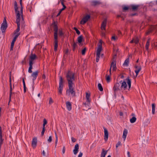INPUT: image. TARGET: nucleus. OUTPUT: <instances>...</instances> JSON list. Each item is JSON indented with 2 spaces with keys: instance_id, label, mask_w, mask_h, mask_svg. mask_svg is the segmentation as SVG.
I'll return each instance as SVG.
<instances>
[{
  "instance_id": "49",
  "label": "nucleus",
  "mask_w": 157,
  "mask_h": 157,
  "mask_svg": "<svg viewBox=\"0 0 157 157\" xmlns=\"http://www.w3.org/2000/svg\"><path fill=\"white\" fill-rule=\"evenodd\" d=\"M97 57L96 59V61L97 62H98L99 60V59L100 58V55H96Z\"/></svg>"
},
{
  "instance_id": "7",
  "label": "nucleus",
  "mask_w": 157,
  "mask_h": 157,
  "mask_svg": "<svg viewBox=\"0 0 157 157\" xmlns=\"http://www.w3.org/2000/svg\"><path fill=\"white\" fill-rule=\"evenodd\" d=\"M90 18L89 15H87L84 16L80 22L81 24L83 25Z\"/></svg>"
},
{
  "instance_id": "30",
  "label": "nucleus",
  "mask_w": 157,
  "mask_h": 157,
  "mask_svg": "<svg viewBox=\"0 0 157 157\" xmlns=\"http://www.w3.org/2000/svg\"><path fill=\"white\" fill-rule=\"evenodd\" d=\"M136 119L135 117H133L130 119V122L131 123H133L135 122L136 121Z\"/></svg>"
},
{
  "instance_id": "31",
  "label": "nucleus",
  "mask_w": 157,
  "mask_h": 157,
  "mask_svg": "<svg viewBox=\"0 0 157 157\" xmlns=\"http://www.w3.org/2000/svg\"><path fill=\"white\" fill-rule=\"evenodd\" d=\"M17 24V28L15 31L16 32H18L20 30V24Z\"/></svg>"
},
{
  "instance_id": "40",
  "label": "nucleus",
  "mask_w": 157,
  "mask_h": 157,
  "mask_svg": "<svg viewBox=\"0 0 157 157\" xmlns=\"http://www.w3.org/2000/svg\"><path fill=\"white\" fill-rule=\"evenodd\" d=\"M121 142L120 141H118L116 145V148L117 149L118 147L119 146H121Z\"/></svg>"
},
{
  "instance_id": "13",
  "label": "nucleus",
  "mask_w": 157,
  "mask_h": 157,
  "mask_svg": "<svg viewBox=\"0 0 157 157\" xmlns=\"http://www.w3.org/2000/svg\"><path fill=\"white\" fill-rule=\"evenodd\" d=\"M128 131L126 129H125L123 131L122 138L123 139L124 141H125L126 140V137L128 135Z\"/></svg>"
},
{
  "instance_id": "39",
  "label": "nucleus",
  "mask_w": 157,
  "mask_h": 157,
  "mask_svg": "<svg viewBox=\"0 0 157 157\" xmlns=\"http://www.w3.org/2000/svg\"><path fill=\"white\" fill-rule=\"evenodd\" d=\"M4 139H0V151L1 150V147L3 144Z\"/></svg>"
},
{
  "instance_id": "45",
  "label": "nucleus",
  "mask_w": 157,
  "mask_h": 157,
  "mask_svg": "<svg viewBox=\"0 0 157 157\" xmlns=\"http://www.w3.org/2000/svg\"><path fill=\"white\" fill-rule=\"evenodd\" d=\"M74 29L76 31V32L79 35L80 34V31L76 28H74Z\"/></svg>"
},
{
  "instance_id": "44",
  "label": "nucleus",
  "mask_w": 157,
  "mask_h": 157,
  "mask_svg": "<svg viewBox=\"0 0 157 157\" xmlns=\"http://www.w3.org/2000/svg\"><path fill=\"white\" fill-rule=\"evenodd\" d=\"M45 127H43L41 133V135L43 136L44 135V132L45 131Z\"/></svg>"
},
{
  "instance_id": "19",
  "label": "nucleus",
  "mask_w": 157,
  "mask_h": 157,
  "mask_svg": "<svg viewBox=\"0 0 157 157\" xmlns=\"http://www.w3.org/2000/svg\"><path fill=\"white\" fill-rule=\"evenodd\" d=\"M66 106L68 111H70L71 109V104L69 101H67L66 103Z\"/></svg>"
},
{
  "instance_id": "11",
  "label": "nucleus",
  "mask_w": 157,
  "mask_h": 157,
  "mask_svg": "<svg viewBox=\"0 0 157 157\" xmlns=\"http://www.w3.org/2000/svg\"><path fill=\"white\" fill-rule=\"evenodd\" d=\"M134 67L136 69V70L135 71V72L136 73V76L137 77L139 73L141 70V67L140 66H138L137 65H135Z\"/></svg>"
},
{
  "instance_id": "15",
  "label": "nucleus",
  "mask_w": 157,
  "mask_h": 157,
  "mask_svg": "<svg viewBox=\"0 0 157 157\" xmlns=\"http://www.w3.org/2000/svg\"><path fill=\"white\" fill-rule=\"evenodd\" d=\"M104 139L105 141H107L108 140V138L109 133L108 132L107 129L104 128Z\"/></svg>"
},
{
  "instance_id": "16",
  "label": "nucleus",
  "mask_w": 157,
  "mask_h": 157,
  "mask_svg": "<svg viewBox=\"0 0 157 157\" xmlns=\"http://www.w3.org/2000/svg\"><path fill=\"white\" fill-rule=\"evenodd\" d=\"M37 143V139L36 137L33 138L32 142V145L33 148H35L36 146Z\"/></svg>"
},
{
  "instance_id": "47",
  "label": "nucleus",
  "mask_w": 157,
  "mask_h": 157,
  "mask_svg": "<svg viewBox=\"0 0 157 157\" xmlns=\"http://www.w3.org/2000/svg\"><path fill=\"white\" fill-rule=\"evenodd\" d=\"M55 136H56V142H55V144H56V145L57 144V142H58V136H57V135L56 134V133H55Z\"/></svg>"
},
{
  "instance_id": "4",
  "label": "nucleus",
  "mask_w": 157,
  "mask_h": 157,
  "mask_svg": "<svg viewBox=\"0 0 157 157\" xmlns=\"http://www.w3.org/2000/svg\"><path fill=\"white\" fill-rule=\"evenodd\" d=\"M74 73L72 72L69 71L67 75V79L68 81V84L69 85L70 83L71 85H73V83L72 81L74 80Z\"/></svg>"
},
{
  "instance_id": "14",
  "label": "nucleus",
  "mask_w": 157,
  "mask_h": 157,
  "mask_svg": "<svg viewBox=\"0 0 157 157\" xmlns=\"http://www.w3.org/2000/svg\"><path fill=\"white\" fill-rule=\"evenodd\" d=\"M113 90L114 92L117 91L119 90H121V86L119 83H117L115 84L113 88Z\"/></svg>"
},
{
  "instance_id": "48",
  "label": "nucleus",
  "mask_w": 157,
  "mask_h": 157,
  "mask_svg": "<svg viewBox=\"0 0 157 157\" xmlns=\"http://www.w3.org/2000/svg\"><path fill=\"white\" fill-rule=\"evenodd\" d=\"M86 48H84L82 51V55H84L85 54V52H86Z\"/></svg>"
},
{
  "instance_id": "55",
  "label": "nucleus",
  "mask_w": 157,
  "mask_h": 157,
  "mask_svg": "<svg viewBox=\"0 0 157 157\" xmlns=\"http://www.w3.org/2000/svg\"><path fill=\"white\" fill-rule=\"evenodd\" d=\"M48 18L44 20L42 22V24H45L47 23V20Z\"/></svg>"
},
{
  "instance_id": "2",
  "label": "nucleus",
  "mask_w": 157,
  "mask_h": 157,
  "mask_svg": "<svg viewBox=\"0 0 157 157\" xmlns=\"http://www.w3.org/2000/svg\"><path fill=\"white\" fill-rule=\"evenodd\" d=\"M120 83L121 90L122 91L129 90L131 87V79L129 78H128L123 81H121Z\"/></svg>"
},
{
  "instance_id": "38",
  "label": "nucleus",
  "mask_w": 157,
  "mask_h": 157,
  "mask_svg": "<svg viewBox=\"0 0 157 157\" xmlns=\"http://www.w3.org/2000/svg\"><path fill=\"white\" fill-rule=\"evenodd\" d=\"M133 38L134 39V42L136 44L138 43L139 41V39L137 37H136L135 38Z\"/></svg>"
},
{
  "instance_id": "64",
  "label": "nucleus",
  "mask_w": 157,
  "mask_h": 157,
  "mask_svg": "<svg viewBox=\"0 0 157 157\" xmlns=\"http://www.w3.org/2000/svg\"><path fill=\"white\" fill-rule=\"evenodd\" d=\"M36 77H33V82L34 83V81L36 79Z\"/></svg>"
},
{
  "instance_id": "25",
  "label": "nucleus",
  "mask_w": 157,
  "mask_h": 157,
  "mask_svg": "<svg viewBox=\"0 0 157 157\" xmlns=\"http://www.w3.org/2000/svg\"><path fill=\"white\" fill-rule=\"evenodd\" d=\"M38 71H37L34 72H33L31 76L33 77H37L38 75Z\"/></svg>"
},
{
  "instance_id": "23",
  "label": "nucleus",
  "mask_w": 157,
  "mask_h": 157,
  "mask_svg": "<svg viewBox=\"0 0 157 157\" xmlns=\"http://www.w3.org/2000/svg\"><path fill=\"white\" fill-rule=\"evenodd\" d=\"M107 152V151H105L104 149H103L101 154V157H105Z\"/></svg>"
},
{
  "instance_id": "62",
  "label": "nucleus",
  "mask_w": 157,
  "mask_h": 157,
  "mask_svg": "<svg viewBox=\"0 0 157 157\" xmlns=\"http://www.w3.org/2000/svg\"><path fill=\"white\" fill-rule=\"evenodd\" d=\"M33 94L34 95V97L35 98H37V94H36V93H33Z\"/></svg>"
},
{
  "instance_id": "46",
  "label": "nucleus",
  "mask_w": 157,
  "mask_h": 157,
  "mask_svg": "<svg viewBox=\"0 0 157 157\" xmlns=\"http://www.w3.org/2000/svg\"><path fill=\"white\" fill-rule=\"evenodd\" d=\"M77 46V44H76V43L74 42H73V45H72V46H73V50H74L75 49L76 46Z\"/></svg>"
},
{
  "instance_id": "58",
  "label": "nucleus",
  "mask_w": 157,
  "mask_h": 157,
  "mask_svg": "<svg viewBox=\"0 0 157 157\" xmlns=\"http://www.w3.org/2000/svg\"><path fill=\"white\" fill-rule=\"evenodd\" d=\"M128 9V7L127 6H124L123 8V9L124 10H127Z\"/></svg>"
},
{
  "instance_id": "8",
  "label": "nucleus",
  "mask_w": 157,
  "mask_h": 157,
  "mask_svg": "<svg viewBox=\"0 0 157 157\" xmlns=\"http://www.w3.org/2000/svg\"><path fill=\"white\" fill-rule=\"evenodd\" d=\"M37 58L35 54L31 53L29 57V63H34V60Z\"/></svg>"
},
{
  "instance_id": "17",
  "label": "nucleus",
  "mask_w": 157,
  "mask_h": 157,
  "mask_svg": "<svg viewBox=\"0 0 157 157\" xmlns=\"http://www.w3.org/2000/svg\"><path fill=\"white\" fill-rule=\"evenodd\" d=\"M111 67L113 68V70L115 71L116 69V62L115 61H113L111 63Z\"/></svg>"
},
{
  "instance_id": "32",
  "label": "nucleus",
  "mask_w": 157,
  "mask_h": 157,
  "mask_svg": "<svg viewBox=\"0 0 157 157\" xmlns=\"http://www.w3.org/2000/svg\"><path fill=\"white\" fill-rule=\"evenodd\" d=\"M98 88L99 90L100 91H102L103 90V89L101 86V84L100 83H98Z\"/></svg>"
},
{
  "instance_id": "24",
  "label": "nucleus",
  "mask_w": 157,
  "mask_h": 157,
  "mask_svg": "<svg viewBox=\"0 0 157 157\" xmlns=\"http://www.w3.org/2000/svg\"><path fill=\"white\" fill-rule=\"evenodd\" d=\"M152 106V113L153 114H154L155 113V105L154 103H153L151 105Z\"/></svg>"
},
{
  "instance_id": "51",
  "label": "nucleus",
  "mask_w": 157,
  "mask_h": 157,
  "mask_svg": "<svg viewBox=\"0 0 157 157\" xmlns=\"http://www.w3.org/2000/svg\"><path fill=\"white\" fill-rule=\"evenodd\" d=\"M10 86H12V84H11V74L10 75Z\"/></svg>"
},
{
  "instance_id": "56",
  "label": "nucleus",
  "mask_w": 157,
  "mask_h": 157,
  "mask_svg": "<svg viewBox=\"0 0 157 157\" xmlns=\"http://www.w3.org/2000/svg\"><path fill=\"white\" fill-rule=\"evenodd\" d=\"M23 88H24V93H25L26 92V86H24Z\"/></svg>"
},
{
  "instance_id": "1",
  "label": "nucleus",
  "mask_w": 157,
  "mask_h": 157,
  "mask_svg": "<svg viewBox=\"0 0 157 157\" xmlns=\"http://www.w3.org/2000/svg\"><path fill=\"white\" fill-rule=\"evenodd\" d=\"M57 22L53 20V22L51 25V27L53 28L54 31V50L55 51H56L58 47V28L57 26Z\"/></svg>"
},
{
  "instance_id": "61",
  "label": "nucleus",
  "mask_w": 157,
  "mask_h": 157,
  "mask_svg": "<svg viewBox=\"0 0 157 157\" xmlns=\"http://www.w3.org/2000/svg\"><path fill=\"white\" fill-rule=\"evenodd\" d=\"M63 6V8H62V9H61L60 10H61L62 11H63V10H64L66 8V6L64 5V6Z\"/></svg>"
},
{
  "instance_id": "9",
  "label": "nucleus",
  "mask_w": 157,
  "mask_h": 157,
  "mask_svg": "<svg viewBox=\"0 0 157 157\" xmlns=\"http://www.w3.org/2000/svg\"><path fill=\"white\" fill-rule=\"evenodd\" d=\"M68 86L69 87V90H68L69 92L71 94L72 96H74L75 95V92L73 90V85H71L70 83H69ZM68 91V90L67 91Z\"/></svg>"
},
{
  "instance_id": "18",
  "label": "nucleus",
  "mask_w": 157,
  "mask_h": 157,
  "mask_svg": "<svg viewBox=\"0 0 157 157\" xmlns=\"http://www.w3.org/2000/svg\"><path fill=\"white\" fill-rule=\"evenodd\" d=\"M79 148L78 145L76 144L75 146L74 149L73 150V152L75 155H76L78 152Z\"/></svg>"
},
{
  "instance_id": "22",
  "label": "nucleus",
  "mask_w": 157,
  "mask_h": 157,
  "mask_svg": "<svg viewBox=\"0 0 157 157\" xmlns=\"http://www.w3.org/2000/svg\"><path fill=\"white\" fill-rule=\"evenodd\" d=\"M33 63H29V67L28 71L29 73H32V70L33 69Z\"/></svg>"
},
{
  "instance_id": "53",
  "label": "nucleus",
  "mask_w": 157,
  "mask_h": 157,
  "mask_svg": "<svg viewBox=\"0 0 157 157\" xmlns=\"http://www.w3.org/2000/svg\"><path fill=\"white\" fill-rule=\"evenodd\" d=\"M71 140L73 142H75L76 141V139L75 138L72 137H71Z\"/></svg>"
},
{
  "instance_id": "43",
  "label": "nucleus",
  "mask_w": 157,
  "mask_h": 157,
  "mask_svg": "<svg viewBox=\"0 0 157 157\" xmlns=\"http://www.w3.org/2000/svg\"><path fill=\"white\" fill-rule=\"evenodd\" d=\"M59 36H62L63 35V33L62 30L59 29Z\"/></svg>"
},
{
  "instance_id": "3",
  "label": "nucleus",
  "mask_w": 157,
  "mask_h": 157,
  "mask_svg": "<svg viewBox=\"0 0 157 157\" xmlns=\"http://www.w3.org/2000/svg\"><path fill=\"white\" fill-rule=\"evenodd\" d=\"M14 8L15 13H17L16 16V23L20 24L21 17L20 12L18 10V7L17 6V4L16 1L14 2Z\"/></svg>"
},
{
  "instance_id": "6",
  "label": "nucleus",
  "mask_w": 157,
  "mask_h": 157,
  "mask_svg": "<svg viewBox=\"0 0 157 157\" xmlns=\"http://www.w3.org/2000/svg\"><path fill=\"white\" fill-rule=\"evenodd\" d=\"M8 27V25L6 18L4 17L3 22L1 24V29L2 33L5 32Z\"/></svg>"
},
{
  "instance_id": "35",
  "label": "nucleus",
  "mask_w": 157,
  "mask_h": 157,
  "mask_svg": "<svg viewBox=\"0 0 157 157\" xmlns=\"http://www.w3.org/2000/svg\"><path fill=\"white\" fill-rule=\"evenodd\" d=\"M149 45V40H148L147 41L145 46L146 49L147 50L148 49V47Z\"/></svg>"
},
{
  "instance_id": "34",
  "label": "nucleus",
  "mask_w": 157,
  "mask_h": 157,
  "mask_svg": "<svg viewBox=\"0 0 157 157\" xmlns=\"http://www.w3.org/2000/svg\"><path fill=\"white\" fill-rule=\"evenodd\" d=\"M47 121L46 119L44 118L43 120V127H45V125L47 124Z\"/></svg>"
},
{
  "instance_id": "41",
  "label": "nucleus",
  "mask_w": 157,
  "mask_h": 157,
  "mask_svg": "<svg viewBox=\"0 0 157 157\" xmlns=\"http://www.w3.org/2000/svg\"><path fill=\"white\" fill-rule=\"evenodd\" d=\"M110 76L109 75H107L106 76V79L108 82H109L110 80Z\"/></svg>"
},
{
  "instance_id": "60",
  "label": "nucleus",
  "mask_w": 157,
  "mask_h": 157,
  "mask_svg": "<svg viewBox=\"0 0 157 157\" xmlns=\"http://www.w3.org/2000/svg\"><path fill=\"white\" fill-rule=\"evenodd\" d=\"M64 1V0H60V2H61V4L63 6H64V4L63 2Z\"/></svg>"
},
{
  "instance_id": "26",
  "label": "nucleus",
  "mask_w": 157,
  "mask_h": 157,
  "mask_svg": "<svg viewBox=\"0 0 157 157\" xmlns=\"http://www.w3.org/2000/svg\"><path fill=\"white\" fill-rule=\"evenodd\" d=\"M131 6L132 7V10H133L135 11L138 9L139 7V6L138 5H132Z\"/></svg>"
},
{
  "instance_id": "27",
  "label": "nucleus",
  "mask_w": 157,
  "mask_h": 157,
  "mask_svg": "<svg viewBox=\"0 0 157 157\" xmlns=\"http://www.w3.org/2000/svg\"><path fill=\"white\" fill-rule=\"evenodd\" d=\"M129 59L128 58L125 61L123 65L124 66H127L128 65V63H129Z\"/></svg>"
},
{
  "instance_id": "50",
  "label": "nucleus",
  "mask_w": 157,
  "mask_h": 157,
  "mask_svg": "<svg viewBox=\"0 0 157 157\" xmlns=\"http://www.w3.org/2000/svg\"><path fill=\"white\" fill-rule=\"evenodd\" d=\"M14 44L11 43V46L10 48V51H12L13 50V48L14 46Z\"/></svg>"
},
{
  "instance_id": "52",
  "label": "nucleus",
  "mask_w": 157,
  "mask_h": 157,
  "mask_svg": "<svg viewBox=\"0 0 157 157\" xmlns=\"http://www.w3.org/2000/svg\"><path fill=\"white\" fill-rule=\"evenodd\" d=\"M22 82H23V86H26V85H25V81L24 78H23L22 79Z\"/></svg>"
},
{
  "instance_id": "57",
  "label": "nucleus",
  "mask_w": 157,
  "mask_h": 157,
  "mask_svg": "<svg viewBox=\"0 0 157 157\" xmlns=\"http://www.w3.org/2000/svg\"><path fill=\"white\" fill-rule=\"evenodd\" d=\"M82 152H80L78 156V157H82Z\"/></svg>"
},
{
  "instance_id": "12",
  "label": "nucleus",
  "mask_w": 157,
  "mask_h": 157,
  "mask_svg": "<svg viewBox=\"0 0 157 157\" xmlns=\"http://www.w3.org/2000/svg\"><path fill=\"white\" fill-rule=\"evenodd\" d=\"M90 93L89 92H86V101L87 102V104H89L91 102V99L90 98Z\"/></svg>"
},
{
  "instance_id": "20",
  "label": "nucleus",
  "mask_w": 157,
  "mask_h": 157,
  "mask_svg": "<svg viewBox=\"0 0 157 157\" xmlns=\"http://www.w3.org/2000/svg\"><path fill=\"white\" fill-rule=\"evenodd\" d=\"M83 36H80L78 37L77 39V40L78 43L79 44V45H80L81 44V42L83 41Z\"/></svg>"
},
{
  "instance_id": "21",
  "label": "nucleus",
  "mask_w": 157,
  "mask_h": 157,
  "mask_svg": "<svg viewBox=\"0 0 157 157\" xmlns=\"http://www.w3.org/2000/svg\"><path fill=\"white\" fill-rule=\"evenodd\" d=\"M20 33H18L17 35H16L15 36L13 37V39L11 43V44H14L15 42L16 41V40L17 38L18 37V36L20 35Z\"/></svg>"
},
{
  "instance_id": "10",
  "label": "nucleus",
  "mask_w": 157,
  "mask_h": 157,
  "mask_svg": "<svg viewBox=\"0 0 157 157\" xmlns=\"http://www.w3.org/2000/svg\"><path fill=\"white\" fill-rule=\"evenodd\" d=\"M107 24V19L105 18L103 21L101 29L102 30H105V27L106 25Z\"/></svg>"
},
{
  "instance_id": "29",
  "label": "nucleus",
  "mask_w": 157,
  "mask_h": 157,
  "mask_svg": "<svg viewBox=\"0 0 157 157\" xmlns=\"http://www.w3.org/2000/svg\"><path fill=\"white\" fill-rule=\"evenodd\" d=\"M12 86H10V98L11 97V95L12 94H15L16 93L15 92H12Z\"/></svg>"
},
{
  "instance_id": "5",
  "label": "nucleus",
  "mask_w": 157,
  "mask_h": 157,
  "mask_svg": "<svg viewBox=\"0 0 157 157\" xmlns=\"http://www.w3.org/2000/svg\"><path fill=\"white\" fill-rule=\"evenodd\" d=\"M63 80L61 77H59V87L58 88V92L60 95L62 94V91L63 88Z\"/></svg>"
},
{
  "instance_id": "42",
  "label": "nucleus",
  "mask_w": 157,
  "mask_h": 157,
  "mask_svg": "<svg viewBox=\"0 0 157 157\" xmlns=\"http://www.w3.org/2000/svg\"><path fill=\"white\" fill-rule=\"evenodd\" d=\"M99 2L97 1H93L92 2V4L94 5H96L99 4Z\"/></svg>"
},
{
  "instance_id": "33",
  "label": "nucleus",
  "mask_w": 157,
  "mask_h": 157,
  "mask_svg": "<svg viewBox=\"0 0 157 157\" xmlns=\"http://www.w3.org/2000/svg\"><path fill=\"white\" fill-rule=\"evenodd\" d=\"M102 40H100L99 41V44H98V48H102Z\"/></svg>"
},
{
  "instance_id": "36",
  "label": "nucleus",
  "mask_w": 157,
  "mask_h": 157,
  "mask_svg": "<svg viewBox=\"0 0 157 157\" xmlns=\"http://www.w3.org/2000/svg\"><path fill=\"white\" fill-rule=\"evenodd\" d=\"M117 37L114 35L112 36L111 40L113 41H116L117 39Z\"/></svg>"
},
{
  "instance_id": "59",
  "label": "nucleus",
  "mask_w": 157,
  "mask_h": 157,
  "mask_svg": "<svg viewBox=\"0 0 157 157\" xmlns=\"http://www.w3.org/2000/svg\"><path fill=\"white\" fill-rule=\"evenodd\" d=\"M53 102V101L51 98H50V104L52 103Z\"/></svg>"
},
{
  "instance_id": "37",
  "label": "nucleus",
  "mask_w": 157,
  "mask_h": 157,
  "mask_svg": "<svg viewBox=\"0 0 157 157\" xmlns=\"http://www.w3.org/2000/svg\"><path fill=\"white\" fill-rule=\"evenodd\" d=\"M42 78L43 79H44V82L43 83L44 85H46V82L47 81V80L48 79V78H47V80H45V78H46V76L44 74H43L42 76Z\"/></svg>"
},
{
  "instance_id": "28",
  "label": "nucleus",
  "mask_w": 157,
  "mask_h": 157,
  "mask_svg": "<svg viewBox=\"0 0 157 157\" xmlns=\"http://www.w3.org/2000/svg\"><path fill=\"white\" fill-rule=\"evenodd\" d=\"M102 50V48H98L97 50L96 55H100V53Z\"/></svg>"
},
{
  "instance_id": "63",
  "label": "nucleus",
  "mask_w": 157,
  "mask_h": 157,
  "mask_svg": "<svg viewBox=\"0 0 157 157\" xmlns=\"http://www.w3.org/2000/svg\"><path fill=\"white\" fill-rule=\"evenodd\" d=\"M0 139H3L2 138V133H0Z\"/></svg>"
},
{
  "instance_id": "54",
  "label": "nucleus",
  "mask_w": 157,
  "mask_h": 157,
  "mask_svg": "<svg viewBox=\"0 0 157 157\" xmlns=\"http://www.w3.org/2000/svg\"><path fill=\"white\" fill-rule=\"evenodd\" d=\"M65 147H64L62 149V153H63V154H64L65 153Z\"/></svg>"
}]
</instances>
